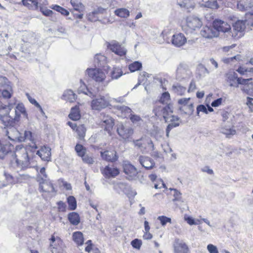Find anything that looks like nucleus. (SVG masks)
<instances>
[{
  "instance_id": "1",
  "label": "nucleus",
  "mask_w": 253,
  "mask_h": 253,
  "mask_svg": "<svg viewBox=\"0 0 253 253\" xmlns=\"http://www.w3.org/2000/svg\"><path fill=\"white\" fill-rule=\"evenodd\" d=\"M1 122L5 127L4 132L9 140L18 142L28 140L30 141L26 147L21 144L16 146L15 150V157L17 166L22 169L27 168L30 164V155L28 153V151L30 150L34 152L38 148L33 138L32 132L25 131L24 135H22L14 127L15 125H7L4 122Z\"/></svg>"
},
{
  "instance_id": "2",
  "label": "nucleus",
  "mask_w": 253,
  "mask_h": 253,
  "mask_svg": "<svg viewBox=\"0 0 253 253\" xmlns=\"http://www.w3.org/2000/svg\"><path fill=\"white\" fill-rule=\"evenodd\" d=\"M14 116H12L9 113L7 116H0L1 122H4L7 125H15L19 122L21 115L28 119V114L23 103H18L15 107Z\"/></svg>"
},
{
  "instance_id": "3",
  "label": "nucleus",
  "mask_w": 253,
  "mask_h": 253,
  "mask_svg": "<svg viewBox=\"0 0 253 253\" xmlns=\"http://www.w3.org/2000/svg\"><path fill=\"white\" fill-rule=\"evenodd\" d=\"M172 110L169 105L166 106H156L153 112L158 117H163L166 122H179V118L177 116L172 115Z\"/></svg>"
},
{
  "instance_id": "4",
  "label": "nucleus",
  "mask_w": 253,
  "mask_h": 253,
  "mask_svg": "<svg viewBox=\"0 0 253 253\" xmlns=\"http://www.w3.org/2000/svg\"><path fill=\"white\" fill-rule=\"evenodd\" d=\"M169 31L164 30L162 32L161 36L167 42L169 43L171 42L172 44L176 47H180L186 43L187 40L183 34H175L172 36L171 39L169 36Z\"/></svg>"
},
{
  "instance_id": "5",
  "label": "nucleus",
  "mask_w": 253,
  "mask_h": 253,
  "mask_svg": "<svg viewBox=\"0 0 253 253\" xmlns=\"http://www.w3.org/2000/svg\"><path fill=\"white\" fill-rule=\"evenodd\" d=\"M133 143L142 153H147L155 149L152 141L147 137H142L139 139L133 140Z\"/></svg>"
},
{
  "instance_id": "6",
  "label": "nucleus",
  "mask_w": 253,
  "mask_h": 253,
  "mask_svg": "<svg viewBox=\"0 0 253 253\" xmlns=\"http://www.w3.org/2000/svg\"><path fill=\"white\" fill-rule=\"evenodd\" d=\"M111 102L110 97L108 95L100 96L99 98L92 100L91 106L93 110H101L108 107Z\"/></svg>"
},
{
  "instance_id": "7",
  "label": "nucleus",
  "mask_w": 253,
  "mask_h": 253,
  "mask_svg": "<svg viewBox=\"0 0 253 253\" xmlns=\"http://www.w3.org/2000/svg\"><path fill=\"white\" fill-rule=\"evenodd\" d=\"M186 21L185 29L187 28V32L188 33H192L194 31L199 29L203 24L201 19L195 16L187 17Z\"/></svg>"
},
{
  "instance_id": "8",
  "label": "nucleus",
  "mask_w": 253,
  "mask_h": 253,
  "mask_svg": "<svg viewBox=\"0 0 253 253\" xmlns=\"http://www.w3.org/2000/svg\"><path fill=\"white\" fill-rule=\"evenodd\" d=\"M38 181L39 182V189L40 192H47L50 197L55 195V191L54 188L48 180L44 179L43 177H38Z\"/></svg>"
},
{
  "instance_id": "9",
  "label": "nucleus",
  "mask_w": 253,
  "mask_h": 253,
  "mask_svg": "<svg viewBox=\"0 0 253 253\" xmlns=\"http://www.w3.org/2000/svg\"><path fill=\"white\" fill-rule=\"evenodd\" d=\"M191 75L192 73L186 64L181 63L179 64L176 71V78L177 80L181 81L188 78Z\"/></svg>"
},
{
  "instance_id": "10",
  "label": "nucleus",
  "mask_w": 253,
  "mask_h": 253,
  "mask_svg": "<svg viewBox=\"0 0 253 253\" xmlns=\"http://www.w3.org/2000/svg\"><path fill=\"white\" fill-rule=\"evenodd\" d=\"M86 73L96 82H102L106 78L104 72L98 68H88L86 70Z\"/></svg>"
},
{
  "instance_id": "11",
  "label": "nucleus",
  "mask_w": 253,
  "mask_h": 253,
  "mask_svg": "<svg viewBox=\"0 0 253 253\" xmlns=\"http://www.w3.org/2000/svg\"><path fill=\"white\" fill-rule=\"evenodd\" d=\"M117 132L123 139L129 141V139L133 133V130L129 126L121 123L118 125Z\"/></svg>"
},
{
  "instance_id": "12",
  "label": "nucleus",
  "mask_w": 253,
  "mask_h": 253,
  "mask_svg": "<svg viewBox=\"0 0 253 253\" xmlns=\"http://www.w3.org/2000/svg\"><path fill=\"white\" fill-rule=\"evenodd\" d=\"M107 47L116 54L123 56L126 54V49L122 45L118 42L112 41L110 42H107Z\"/></svg>"
},
{
  "instance_id": "13",
  "label": "nucleus",
  "mask_w": 253,
  "mask_h": 253,
  "mask_svg": "<svg viewBox=\"0 0 253 253\" xmlns=\"http://www.w3.org/2000/svg\"><path fill=\"white\" fill-rule=\"evenodd\" d=\"M247 20H238L233 25V30L235 34L232 33V36L239 38L243 35L246 27Z\"/></svg>"
},
{
  "instance_id": "14",
  "label": "nucleus",
  "mask_w": 253,
  "mask_h": 253,
  "mask_svg": "<svg viewBox=\"0 0 253 253\" xmlns=\"http://www.w3.org/2000/svg\"><path fill=\"white\" fill-rule=\"evenodd\" d=\"M37 149L33 152L30 150L28 151V153L31 157V155L29 153H34L36 152V154L38 155L42 160L44 161H50L51 160V149L46 146H43L39 150H36Z\"/></svg>"
},
{
  "instance_id": "15",
  "label": "nucleus",
  "mask_w": 253,
  "mask_h": 253,
  "mask_svg": "<svg viewBox=\"0 0 253 253\" xmlns=\"http://www.w3.org/2000/svg\"><path fill=\"white\" fill-rule=\"evenodd\" d=\"M213 26L217 32V35L219 32L226 33L230 32L231 27L229 24L222 20L216 19L213 21Z\"/></svg>"
},
{
  "instance_id": "16",
  "label": "nucleus",
  "mask_w": 253,
  "mask_h": 253,
  "mask_svg": "<svg viewBox=\"0 0 253 253\" xmlns=\"http://www.w3.org/2000/svg\"><path fill=\"white\" fill-rule=\"evenodd\" d=\"M124 172L129 177V179H134L137 174L136 169L128 162H125L123 164Z\"/></svg>"
},
{
  "instance_id": "17",
  "label": "nucleus",
  "mask_w": 253,
  "mask_h": 253,
  "mask_svg": "<svg viewBox=\"0 0 253 253\" xmlns=\"http://www.w3.org/2000/svg\"><path fill=\"white\" fill-rule=\"evenodd\" d=\"M102 173L106 178H109L119 175L120 170L114 166H107L102 170Z\"/></svg>"
},
{
  "instance_id": "18",
  "label": "nucleus",
  "mask_w": 253,
  "mask_h": 253,
  "mask_svg": "<svg viewBox=\"0 0 253 253\" xmlns=\"http://www.w3.org/2000/svg\"><path fill=\"white\" fill-rule=\"evenodd\" d=\"M225 77L226 83L230 87H238V77L236 73L235 72H228L225 74Z\"/></svg>"
},
{
  "instance_id": "19",
  "label": "nucleus",
  "mask_w": 253,
  "mask_h": 253,
  "mask_svg": "<svg viewBox=\"0 0 253 253\" xmlns=\"http://www.w3.org/2000/svg\"><path fill=\"white\" fill-rule=\"evenodd\" d=\"M174 253H187L188 247L183 241L179 239L175 240L173 244Z\"/></svg>"
},
{
  "instance_id": "20",
  "label": "nucleus",
  "mask_w": 253,
  "mask_h": 253,
  "mask_svg": "<svg viewBox=\"0 0 253 253\" xmlns=\"http://www.w3.org/2000/svg\"><path fill=\"white\" fill-rule=\"evenodd\" d=\"M200 33L202 36L207 39H211L217 36V32L213 26L212 27H204Z\"/></svg>"
},
{
  "instance_id": "21",
  "label": "nucleus",
  "mask_w": 253,
  "mask_h": 253,
  "mask_svg": "<svg viewBox=\"0 0 253 253\" xmlns=\"http://www.w3.org/2000/svg\"><path fill=\"white\" fill-rule=\"evenodd\" d=\"M138 161L141 166L147 169H152L155 166L154 161L148 157L140 156Z\"/></svg>"
},
{
  "instance_id": "22",
  "label": "nucleus",
  "mask_w": 253,
  "mask_h": 253,
  "mask_svg": "<svg viewBox=\"0 0 253 253\" xmlns=\"http://www.w3.org/2000/svg\"><path fill=\"white\" fill-rule=\"evenodd\" d=\"M244 58L240 54H238L232 57H224L222 58V61L227 64H230L233 66H236L238 63H240V62L243 61Z\"/></svg>"
},
{
  "instance_id": "23",
  "label": "nucleus",
  "mask_w": 253,
  "mask_h": 253,
  "mask_svg": "<svg viewBox=\"0 0 253 253\" xmlns=\"http://www.w3.org/2000/svg\"><path fill=\"white\" fill-rule=\"evenodd\" d=\"M101 156L103 160L112 162L116 161L118 159L117 153L114 151H105L101 152Z\"/></svg>"
},
{
  "instance_id": "24",
  "label": "nucleus",
  "mask_w": 253,
  "mask_h": 253,
  "mask_svg": "<svg viewBox=\"0 0 253 253\" xmlns=\"http://www.w3.org/2000/svg\"><path fill=\"white\" fill-rule=\"evenodd\" d=\"M114 125L113 119L108 116H104L102 120L101 126L104 127L105 130L110 132Z\"/></svg>"
},
{
  "instance_id": "25",
  "label": "nucleus",
  "mask_w": 253,
  "mask_h": 253,
  "mask_svg": "<svg viewBox=\"0 0 253 253\" xmlns=\"http://www.w3.org/2000/svg\"><path fill=\"white\" fill-rule=\"evenodd\" d=\"M13 146L9 143H5L0 140V158H3L4 156L10 152Z\"/></svg>"
},
{
  "instance_id": "26",
  "label": "nucleus",
  "mask_w": 253,
  "mask_h": 253,
  "mask_svg": "<svg viewBox=\"0 0 253 253\" xmlns=\"http://www.w3.org/2000/svg\"><path fill=\"white\" fill-rule=\"evenodd\" d=\"M253 6V0H241L237 4L238 8L241 11H246Z\"/></svg>"
},
{
  "instance_id": "27",
  "label": "nucleus",
  "mask_w": 253,
  "mask_h": 253,
  "mask_svg": "<svg viewBox=\"0 0 253 253\" xmlns=\"http://www.w3.org/2000/svg\"><path fill=\"white\" fill-rule=\"evenodd\" d=\"M76 98L77 95L70 89L65 90L62 96V99L70 102H73Z\"/></svg>"
},
{
  "instance_id": "28",
  "label": "nucleus",
  "mask_w": 253,
  "mask_h": 253,
  "mask_svg": "<svg viewBox=\"0 0 253 253\" xmlns=\"http://www.w3.org/2000/svg\"><path fill=\"white\" fill-rule=\"evenodd\" d=\"M70 3L75 10L80 13L85 10V6L82 3L81 0H71Z\"/></svg>"
},
{
  "instance_id": "29",
  "label": "nucleus",
  "mask_w": 253,
  "mask_h": 253,
  "mask_svg": "<svg viewBox=\"0 0 253 253\" xmlns=\"http://www.w3.org/2000/svg\"><path fill=\"white\" fill-rule=\"evenodd\" d=\"M129 186L126 183L120 182L114 185V189L118 193L123 192L127 193L129 190Z\"/></svg>"
},
{
  "instance_id": "30",
  "label": "nucleus",
  "mask_w": 253,
  "mask_h": 253,
  "mask_svg": "<svg viewBox=\"0 0 253 253\" xmlns=\"http://www.w3.org/2000/svg\"><path fill=\"white\" fill-rule=\"evenodd\" d=\"M177 2L180 7L187 9L189 11L194 7V2L191 0H177Z\"/></svg>"
},
{
  "instance_id": "31",
  "label": "nucleus",
  "mask_w": 253,
  "mask_h": 253,
  "mask_svg": "<svg viewBox=\"0 0 253 253\" xmlns=\"http://www.w3.org/2000/svg\"><path fill=\"white\" fill-rule=\"evenodd\" d=\"M73 240L78 246H82L84 242L83 234L80 231L73 233Z\"/></svg>"
},
{
  "instance_id": "32",
  "label": "nucleus",
  "mask_w": 253,
  "mask_h": 253,
  "mask_svg": "<svg viewBox=\"0 0 253 253\" xmlns=\"http://www.w3.org/2000/svg\"><path fill=\"white\" fill-rule=\"evenodd\" d=\"M68 219L71 223L74 225H78L80 222V216L75 212H72L68 214Z\"/></svg>"
},
{
  "instance_id": "33",
  "label": "nucleus",
  "mask_w": 253,
  "mask_h": 253,
  "mask_svg": "<svg viewBox=\"0 0 253 253\" xmlns=\"http://www.w3.org/2000/svg\"><path fill=\"white\" fill-rule=\"evenodd\" d=\"M69 117L74 121L79 120L81 117L79 108L77 106L72 108Z\"/></svg>"
},
{
  "instance_id": "34",
  "label": "nucleus",
  "mask_w": 253,
  "mask_h": 253,
  "mask_svg": "<svg viewBox=\"0 0 253 253\" xmlns=\"http://www.w3.org/2000/svg\"><path fill=\"white\" fill-rule=\"evenodd\" d=\"M221 132L225 134L227 137H230L231 136L236 134V131L232 127L223 126L221 128Z\"/></svg>"
},
{
  "instance_id": "35",
  "label": "nucleus",
  "mask_w": 253,
  "mask_h": 253,
  "mask_svg": "<svg viewBox=\"0 0 253 253\" xmlns=\"http://www.w3.org/2000/svg\"><path fill=\"white\" fill-rule=\"evenodd\" d=\"M217 0H202V5L205 7L211 8H217L218 7Z\"/></svg>"
},
{
  "instance_id": "36",
  "label": "nucleus",
  "mask_w": 253,
  "mask_h": 253,
  "mask_svg": "<svg viewBox=\"0 0 253 253\" xmlns=\"http://www.w3.org/2000/svg\"><path fill=\"white\" fill-rule=\"evenodd\" d=\"M170 194L173 197V202L180 201L182 199V193L177 189L175 188H169Z\"/></svg>"
},
{
  "instance_id": "37",
  "label": "nucleus",
  "mask_w": 253,
  "mask_h": 253,
  "mask_svg": "<svg viewBox=\"0 0 253 253\" xmlns=\"http://www.w3.org/2000/svg\"><path fill=\"white\" fill-rule=\"evenodd\" d=\"M11 95L12 87L10 84L0 91V96H2L4 98H10Z\"/></svg>"
},
{
  "instance_id": "38",
  "label": "nucleus",
  "mask_w": 253,
  "mask_h": 253,
  "mask_svg": "<svg viewBox=\"0 0 253 253\" xmlns=\"http://www.w3.org/2000/svg\"><path fill=\"white\" fill-rule=\"evenodd\" d=\"M24 5L30 9H37L38 5V0H22Z\"/></svg>"
},
{
  "instance_id": "39",
  "label": "nucleus",
  "mask_w": 253,
  "mask_h": 253,
  "mask_svg": "<svg viewBox=\"0 0 253 253\" xmlns=\"http://www.w3.org/2000/svg\"><path fill=\"white\" fill-rule=\"evenodd\" d=\"M115 14L121 18H127L129 16V11L125 8H118L115 11Z\"/></svg>"
},
{
  "instance_id": "40",
  "label": "nucleus",
  "mask_w": 253,
  "mask_h": 253,
  "mask_svg": "<svg viewBox=\"0 0 253 253\" xmlns=\"http://www.w3.org/2000/svg\"><path fill=\"white\" fill-rule=\"evenodd\" d=\"M172 91L178 95H182L186 91V88L178 84H174L172 87Z\"/></svg>"
},
{
  "instance_id": "41",
  "label": "nucleus",
  "mask_w": 253,
  "mask_h": 253,
  "mask_svg": "<svg viewBox=\"0 0 253 253\" xmlns=\"http://www.w3.org/2000/svg\"><path fill=\"white\" fill-rule=\"evenodd\" d=\"M118 108L122 113L124 117H130L132 114L131 109L127 106H119Z\"/></svg>"
},
{
  "instance_id": "42",
  "label": "nucleus",
  "mask_w": 253,
  "mask_h": 253,
  "mask_svg": "<svg viewBox=\"0 0 253 253\" xmlns=\"http://www.w3.org/2000/svg\"><path fill=\"white\" fill-rule=\"evenodd\" d=\"M69 209L72 211L75 210L77 208V201L73 196H70L67 198Z\"/></svg>"
},
{
  "instance_id": "43",
  "label": "nucleus",
  "mask_w": 253,
  "mask_h": 253,
  "mask_svg": "<svg viewBox=\"0 0 253 253\" xmlns=\"http://www.w3.org/2000/svg\"><path fill=\"white\" fill-rule=\"evenodd\" d=\"M113 79H118L123 75V71L120 67H114L111 73Z\"/></svg>"
},
{
  "instance_id": "44",
  "label": "nucleus",
  "mask_w": 253,
  "mask_h": 253,
  "mask_svg": "<svg viewBox=\"0 0 253 253\" xmlns=\"http://www.w3.org/2000/svg\"><path fill=\"white\" fill-rule=\"evenodd\" d=\"M50 8L57 12H60L63 15L68 16L69 15V12L67 10L59 5H52L50 6Z\"/></svg>"
},
{
  "instance_id": "45",
  "label": "nucleus",
  "mask_w": 253,
  "mask_h": 253,
  "mask_svg": "<svg viewBox=\"0 0 253 253\" xmlns=\"http://www.w3.org/2000/svg\"><path fill=\"white\" fill-rule=\"evenodd\" d=\"M141 68L142 64L138 61H135L133 63L130 64L128 66L129 70L131 72H134L137 70H139Z\"/></svg>"
},
{
  "instance_id": "46",
  "label": "nucleus",
  "mask_w": 253,
  "mask_h": 253,
  "mask_svg": "<svg viewBox=\"0 0 253 253\" xmlns=\"http://www.w3.org/2000/svg\"><path fill=\"white\" fill-rule=\"evenodd\" d=\"M75 149L78 155L81 157L85 154L86 149L81 144H77L75 146Z\"/></svg>"
},
{
  "instance_id": "47",
  "label": "nucleus",
  "mask_w": 253,
  "mask_h": 253,
  "mask_svg": "<svg viewBox=\"0 0 253 253\" xmlns=\"http://www.w3.org/2000/svg\"><path fill=\"white\" fill-rule=\"evenodd\" d=\"M170 99V95L169 92H164L159 100V102L163 104H167Z\"/></svg>"
},
{
  "instance_id": "48",
  "label": "nucleus",
  "mask_w": 253,
  "mask_h": 253,
  "mask_svg": "<svg viewBox=\"0 0 253 253\" xmlns=\"http://www.w3.org/2000/svg\"><path fill=\"white\" fill-rule=\"evenodd\" d=\"M85 128L83 125L78 126L76 128L77 132L80 139H82L85 136Z\"/></svg>"
},
{
  "instance_id": "49",
  "label": "nucleus",
  "mask_w": 253,
  "mask_h": 253,
  "mask_svg": "<svg viewBox=\"0 0 253 253\" xmlns=\"http://www.w3.org/2000/svg\"><path fill=\"white\" fill-rule=\"evenodd\" d=\"M151 75H149L146 72H142L140 73V75L138 77V81L139 82L143 83L144 84L145 83V81L147 80V78L150 77Z\"/></svg>"
},
{
  "instance_id": "50",
  "label": "nucleus",
  "mask_w": 253,
  "mask_h": 253,
  "mask_svg": "<svg viewBox=\"0 0 253 253\" xmlns=\"http://www.w3.org/2000/svg\"><path fill=\"white\" fill-rule=\"evenodd\" d=\"M242 90L247 94L253 96V84H250L245 86H243Z\"/></svg>"
},
{
  "instance_id": "51",
  "label": "nucleus",
  "mask_w": 253,
  "mask_h": 253,
  "mask_svg": "<svg viewBox=\"0 0 253 253\" xmlns=\"http://www.w3.org/2000/svg\"><path fill=\"white\" fill-rule=\"evenodd\" d=\"M9 85L8 80L4 77H0V91Z\"/></svg>"
},
{
  "instance_id": "52",
  "label": "nucleus",
  "mask_w": 253,
  "mask_h": 253,
  "mask_svg": "<svg viewBox=\"0 0 253 253\" xmlns=\"http://www.w3.org/2000/svg\"><path fill=\"white\" fill-rule=\"evenodd\" d=\"M105 59V57L101 54H96L94 56V62L99 67L102 66L101 62Z\"/></svg>"
},
{
  "instance_id": "53",
  "label": "nucleus",
  "mask_w": 253,
  "mask_h": 253,
  "mask_svg": "<svg viewBox=\"0 0 253 253\" xmlns=\"http://www.w3.org/2000/svg\"><path fill=\"white\" fill-rule=\"evenodd\" d=\"M83 161L87 164L91 165L93 164L94 162L93 158L88 155L84 154V156L82 157Z\"/></svg>"
},
{
  "instance_id": "54",
  "label": "nucleus",
  "mask_w": 253,
  "mask_h": 253,
  "mask_svg": "<svg viewBox=\"0 0 253 253\" xmlns=\"http://www.w3.org/2000/svg\"><path fill=\"white\" fill-rule=\"evenodd\" d=\"M158 219L160 221L161 224L163 226L165 225L167 223H171V220L170 218L164 215L159 216L158 217Z\"/></svg>"
},
{
  "instance_id": "55",
  "label": "nucleus",
  "mask_w": 253,
  "mask_h": 253,
  "mask_svg": "<svg viewBox=\"0 0 253 253\" xmlns=\"http://www.w3.org/2000/svg\"><path fill=\"white\" fill-rule=\"evenodd\" d=\"M27 98L31 103L35 105L37 108H38L42 113H43L42 109L39 103L34 98L31 97L29 94H27Z\"/></svg>"
},
{
  "instance_id": "56",
  "label": "nucleus",
  "mask_w": 253,
  "mask_h": 253,
  "mask_svg": "<svg viewBox=\"0 0 253 253\" xmlns=\"http://www.w3.org/2000/svg\"><path fill=\"white\" fill-rule=\"evenodd\" d=\"M179 125V122L176 123H170L168 126L166 128V136L168 137H169V134L172 128L173 127H176L178 126Z\"/></svg>"
},
{
  "instance_id": "57",
  "label": "nucleus",
  "mask_w": 253,
  "mask_h": 253,
  "mask_svg": "<svg viewBox=\"0 0 253 253\" xmlns=\"http://www.w3.org/2000/svg\"><path fill=\"white\" fill-rule=\"evenodd\" d=\"M87 19L91 22H95L99 20L98 16L96 14L95 12L92 11L87 15Z\"/></svg>"
},
{
  "instance_id": "58",
  "label": "nucleus",
  "mask_w": 253,
  "mask_h": 253,
  "mask_svg": "<svg viewBox=\"0 0 253 253\" xmlns=\"http://www.w3.org/2000/svg\"><path fill=\"white\" fill-rule=\"evenodd\" d=\"M252 80V78H248V79H243L242 78H239L238 77V87L239 86V84L244 85V86H245L248 84H250L249 83V82Z\"/></svg>"
},
{
  "instance_id": "59",
  "label": "nucleus",
  "mask_w": 253,
  "mask_h": 253,
  "mask_svg": "<svg viewBox=\"0 0 253 253\" xmlns=\"http://www.w3.org/2000/svg\"><path fill=\"white\" fill-rule=\"evenodd\" d=\"M252 80V78H248V79H243L242 78H239L238 77V87L239 86V84L244 85V86H245L248 84H250L249 83V82Z\"/></svg>"
},
{
  "instance_id": "60",
  "label": "nucleus",
  "mask_w": 253,
  "mask_h": 253,
  "mask_svg": "<svg viewBox=\"0 0 253 253\" xmlns=\"http://www.w3.org/2000/svg\"><path fill=\"white\" fill-rule=\"evenodd\" d=\"M131 245L134 248L139 249L142 245V242L138 239H135L131 242Z\"/></svg>"
},
{
  "instance_id": "61",
  "label": "nucleus",
  "mask_w": 253,
  "mask_h": 253,
  "mask_svg": "<svg viewBox=\"0 0 253 253\" xmlns=\"http://www.w3.org/2000/svg\"><path fill=\"white\" fill-rule=\"evenodd\" d=\"M130 119L133 124H140V122L142 121L141 118L139 116L136 115L131 114V115L130 117Z\"/></svg>"
},
{
  "instance_id": "62",
  "label": "nucleus",
  "mask_w": 253,
  "mask_h": 253,
  "mask_svg": "<svg viewBox=\"0 0 253 253\" xmlns=\"http://www.w3.org/2000/svg\"><path fill=\"white\" fill-rule=\"evenodd\" d=\"M207 250L210 253H219L218 250L216 246L212 244H209L207 246Z\"/></svg>"
},
{
  "instance_id": "63",
  "label": "nucleus",
  "mask_w": 253,
  "mask_h": 253,
  "mask_svg": "<svg viewBox=\"0 0 253 253\" xmlns=\"http://www.w3.org/2000/svg\"><path fill=\"white\" fill-rule=\"evenodd\" d=\"M59 211L64 212L66 210V205L62 201H59L57 203Z\"/></svg>"
},
{
  "instance_id": "64",
  "label": "nucleus",
  "mask_w": 253,
  "mask_h": 253,
  "mask_svg": "<svg viewBox=\"0 0 253 253\" xmlns=\"http://www.w3.org/2000/svg\"><path fill=\"white\" fill-rule=\"evenodd\" d=\"M201 112L205 114H208V110L206 106L204 105H199L197 107V113L199 115V113Z\"/></svg>"
}]
</instances>
